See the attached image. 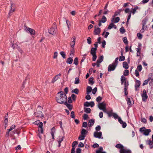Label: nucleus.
<instances>
[{
  "label": "nucleus",
  "mask_w": 153,
  "mask_h": 153,
  "mask_svg": "<svg viewBox=\"0 0 153 153\" xmlns=\"http://www.w3.org/2000/svg\"><path fill=\"white\" fill-rule=\"evenodd\" d=\"M56 98L58 103L64 104L67 101V97L66 94L63 91H61L58 93Z\"/></svg>",
  "instance_id": "f257e3e1"
},
{
  "label": "nucleus",
  "mask_w": 153,
  "mask_h": 153,
  "mask_svg": "<svg viewBox=\"0 0 153 153\" xmlns=\"http://www.w3.org/2000/svg\"><path fill=\"white\" fill-rule=\"evenodd\" d=\"M141 95L142 101L144 102H146L147 101L148 97L146 91L145 89L143 90V93L141 94Z\"/></svg>",
  "instance_id": "f03ea898"
},
{
  "label": "nucleus",
  "mask_w": 153,
  "mask_h": 153,
  "mask_svg": "<svg viewBox=\"0 0 153 153\" xmlns=\"http://www.w3.org/2000/svg\"><path fill=\"white\" fill-rule=\"evenodd\" d=\"M25 30L28 33H30L31 35H35L36 34V32L35 30L32 28L27 27L25 26Z\"/></svg>",
  "instance_id": "7ed1b4c3"
},
{
  "label": "nucleus",
  "mask_w": 153,
  "mask_h": 153,
  "mask_svg": "<svg viewBox=\"0 0 153 153\" xmlns=\"http://www.w3.org/2000/svg\"><path fill=\"white\" fill-rule=\"evenodd\" d=\"M34 115L36 117H40L42 119L44 117V114L41 111L38 110L37 109L36 112L34 113Z\"/></svg>",
  "instance_id": "20e7f679"
},
{
  "label": "nucleus",
  "mask_w": 153,
  "mask_h": 153,
  "mask_svg": "<svg viewBox=\"0 0 153 153\" xmlns=\"http://www.w3.org/2000/svg\"><path fill=\"white\" fill-rule=\"evenodd\" d=\"M57 31V28L52 27L49 29V33L52 35L54 34Z\"/></svg>",
  "instance_id": "39448f33"
},
{
  "label": "nucleus",
  "mask_w": 153,
  "mask_h": 153,
  "mask_svg": "<svg viewBox=\"0 0 153 153\" xmlns=\"http://www.w3.org/2000/svg\"><path fill=\"white\" fill-rule=\"evenodd\" d=\"M140 81L136 80V83L135 85V88L136 91H138L139 90V87L140 85Z\"/></svg>",
  "instance_id": "423d86ee"
},
{
  "label": "nucleus",
  "mask_w": 153,
  "mask_h": 153,
  "mask_svg": "<svg viewBox=\"0 0 153 153\" xmlns=\"http://www.w3.org/2000/svg\"><path fill=\"white\" fill-rule=\"evenodd\" d=\"M102 135V133L101 132H97L95 131L94 134V137L96 138H99L103 139V137H101Z\"/></svg>",
  "instance_id": "0eeeda50"
},
{
  "label": "nucleus",
  "mask_w": 153,
  "mask_h": 153,
  "mask_svg": "<svg viewBox=\"0 0 153 153\" xmlns=\"http://www.w3.org/2000/svg\"><path fill=\"white\" fill-rule=\"evenodd\" d=\"M117 66L112 63L111 64H110L109 65L108 71H113L115 70Z\"/></svg>",
  "instance_id": "6e6552de"
},
{
  "label": "nucleus",
  "mask_w": 153,
  "mask_h": 153,
  "mask_svg": "<svg viewBox=\"0 0 153 153\" xmlns=\"http://www.w3.org/2000/svg\"><path fill=\"white\" fill-rule=\"evenodd\" d=\"M151 77H149L146 80L144 81V82L143 84V85H147L149 81L150 80H151V82H153V75L152 74H151Z\"/></svg>",
  "instance_id": "1a4fd4ad"
},
{
  "label": "nucleus",
  "mask_w": 153,
  "mask_h": 153,
  "mask_svg": "<svg viewBox=\"0 0 153 153\" xmlns=\"http://www.w3.org/2000/svg\"><path fill=\"white\" fill-rule=\"evenodd\" d=\"M141 44L140 43H139L138 46V48H136V50L137 51V56H140L141 54Z\"/></svg>",
  "instance_id": "9d476101"
},
{
  "label": "nucleus",
  "mask_w": 153,
  "mask_h": 153,
  "mask_svg": "<svg viewBox=\"0 0 153 153\" xmlns=\"http://www.w3.org/2000/svg\"><path fill=\"white\" fill-rule=\"evenodd\" d=\"M43 123L41 122L38 126V131L39 133L42 134L43 133Z\"/></svg>",
  "instance_id": "9b49d317"
},
{
  "label": "nucleus",
  "mask_w": 153,
  "mask_h": 153,
  "mask_svg": "<svg viewBox=\"0 0 153 153\" xmlns=\"http://www.w3.org/2000/svg\"><path fill=\"white\" fill-rule=\"evenodd\" d=\"M61 74L59 73V74L56 75L55 77L53 78L51 81V82L54 83L58 79L60 78V76H61Z\"/></svg>",
  "instance_id": "f8f14e48"
},
{
  "label": "nucleus",
  "mask_w": 153,
  "mask_h": 153,
  "mask_svg": "<svg viewBox=\"0 0 153 153\" xmlns=\"http://www.w3.org/2000/svg\"><path fill=\"white\" fill-rule=\"evenodd\" d=\"M76 39V37L75 36H74L72 37V39H71V43L70 45L71 46L72 48H74V46L75 45V40Z\"/></svg>",
  "instance_id": "ddd939ff"
},
{
  "label": "nucleus",
  "mask_w": 153,
  "mask_h": 153,
  "mask_svg": "<svg viewBox=\"0 0 153 153\" xmlns=\"http://www.w3.org/2000/svg\"><path fill=\"white\" fill-rule=\"evenodd\" d=\"M118 120L119 122L122 125V127L123 128H125L126 127L127 124L125 122H123L121 119L120 117H118Z\"/></svg>",
  "instance_id": "4468645a"
},
{
  "label": "nucleus",
  "mask_w": 153,
  "mask_h": 153,
  "mask_svg": "<svg viewBox=\"0 0 153 153\" xmlns=\"http://www.w3.org/2000/svg\"><path fill=\"white\" fill-rule=\"evenodd\" d=\"M106 106V104L104 102L100 103L98 105V107L100 110H102Z\"/></svg>",
  "instance_id": "2eb2a0df"
},
{
  "label": "nucleus",
  "mask_w": 153,
  "mask_h": 153,
  "mask_svg": "<svg viewBox=\"0 0 153 153\" xmlns=\"http://www.w3.org/2000/svg\"><path fill=\"white\" fill-rule=\"evenodd\" d=\"M13 4L11 3V5L10 6V10L8 13L9 16L11 15V14L15 11V8L14 7H13Z\"/></svg>",
  "instance_id": "dca6fc26"
},
{
  "label": "nucleus",
  "mask_w": 153,
  "mask_h": 153,
  "mask_svg": "<svg viewBox=\"0 0 153 153\" xmlns=\"http://www.w3.org/2000/svg\"><path fill=\"white\" fill-rule=\"evenodd\" d=\"M101 32V29L99 27L95 28L94 30V35H97L99 34Z\"/></svg>",
  "instance_id": "f3484780"
},
{
  "label": "nucleus",
  "mask_w": 153,
  "mask_h": 153,
  "mask_svg": "<svg viewBox=\"0 0 153 153\" xmlns=\"http://www.w3.org/2000/svg\"><path fill=\"white\" fill-rule=\"evenodd\" d=\"M94 123V120L93 119H90L89 120L88 123V126L89 127H91L93 126Z\"/></svg>",
  "instance_id": "a211bd4d"
},
{
  "label": "nucleus",
  "mask_w": 153,
  "mask_h": 153,
  "mask_svg": "<svg viewBox=\"0 0 153 153\" xmlns=\"http://www.w3.org/2000/svg\"><path fill=\"white\" fill-rule=\"evenodd\" d=\"M120 12H119L117 11H116L114 13V15L112 16V19L111 20V21L112 22H114V18L116 16H117L118 15H120Z\"/></svg>",
  "instance_id": "6ab92c4d"
},
{
  "label": "nucleus",
  "mask_w": 153,
  "mask_h": 153,
  "mask_svg": "<svg viewBox=\"0 0 153 153\" xmlns=\"http://www.w3.org/2000/svg\"><path fill=\"white\" fill-rule=\"evenodd\" d=\"M139 9V7L137 6H135L134 8H132L131 10L132 11H130V13L131 14V13H132L133 14H135V12H136V10H137Z\"/></svg>",
  "instance_id": "aec40b11"
},
{
  "label": "nucleus",
  "mask_w": 153,
  "mask_h": 153,
  "mask_svg": "<svg viewBox=\"0 0 153 153\" xmlns=\"http://www.w3.org/2000/svg\"><path fill=\"white\" fill-rule=\"evenodd\" d=\"M64 104L66 106L68 107V108L69 109V110H71L72 109V105L69 104L68 103H67V101L66 102H65V104Z\"/></svg>",
  "instance_id": "412c9836"
},
{
  "label": "nucleus",
  "mask_w": 153,
  "mask_h": 153,
  "mask_svg": "<svg viewBox=\"0 0 153 153\" xmlns=\"http://www.w3.org/2000/svg\"><path fill=\"white\" fill-rule=\"evenodd\" d=\"M73 61V59L71 57H70L67 59L66 62L70 64H71Z\"/></svg>",
  "instance_id": "4be33fe9"
},
{
  "label": "nucleus",
  "mask_w": 153,
  "mask_h": 153,
  "mask_svg": "<svg viewBox=\"0 0 153 153\" xmlns=\"http://www.w3.org/2000/svg\"><path fill=\"white\" fill-rule=\"evenodd\" d=\"M115 147L118 149H120V150L123 149H124L123 146L120 143L117 144L115 146Z\"/></svg>",
  "instance_id": "5701e85b"
},
{
  "label": "nucleus",
  "mask_w": 153,
  "mask_h": 153,
  "mask_svg": "<svg viewBox=\"0 0 153 153\" xmlns=\"http://www.w3.org/2000/svg\"><path fill=\"white\" fill-rule=\"evenodd\" d=\"M103 60V56L102 55L100 56L99 57L98 59L97 60V63H100Z\"/></svg>",
  "instance_id": "b1692460"
},
{
  "label": "nucleus",
  "mask_w": 153,
  "mask_h": 153,
  "mask_svg": "<svg viewBox=\"0 0 153 153\" xmlns=\"http://www.w3.org/2000/svg\"><path fill=\"white\" fill-rule=\"evenodd\" d=\"M130 152V150H129L123 149L120 150V153H129Z\"/></svg>",
  "instance_id": "393cba45"
},
{
  "label": "nucleus",
  "mask_w": 153,
  "mask_h": 153,
  "mask_svg": "<svg viewBox=\"0 0 153 153\" xmlns=\"http://www.w3.org/2000/svg\"><path fill=\"white\" fill-rule=\"evenodd\" d=\"M147 142H148V144L149 145L150 149L153 148V143L151 140H148Z\"/></svg>",
  "instance_id": "a878e982"
},
{
  "label": "nucleus",
  "mask_w": 153,
  "mask_h": 153,
  "mask_svg": "<svg viewBox=\"0 0 153 153\" xmlns=\"http://www.w3.org/2000/svg\"><path fill=\"white\" fill-rule=\"evenodd\" d=\"M151 131L150 129H146L143 133V134L146 136H148L149 135V133L151 132Z\"/></svg>",
  "instance_id": "bb28decb"
},
{
  "label": "nucleus",
  "mask_w": 153,
  "mask_h": 153,
  "mask_svg": "<svg viewBox=\"0 0 153 153\" xmlns=\"http://www.w3.org/2000/svg\"><path fill=\"white\" fill-rule=\"evenodd\" d=\"M84 112L87 113L89 114L91 113V109L89 108H86L85 107L84 108Z\"/></svg>",
  "instance_id": "cd10ccee"
},
{
  "label": "nucleus",
  "mask_w": 153,
  "mask_h": 153,
  "mask_svg": "<svg viewBox=\"0 0 153 153\" xmlns=\"http://www.w3.org/2000/svg\"><path fill=\"white\" fill-rule=\"evenodd\" d=\"M148 21V19L146 17L144 18L142 22V25H146L147 22Z\"/></svg>",
  "instance_id": "c85d7f7f"
},
{
  "label": "nucleus",
  "mask_w": 153,
  "mask_h": 153,
  "mask_svg": "<svg viewBox=\"0 0 153 153\" xmlns=\"http://www.w3.org/2000/svg\"><path fill=\"white\" fill-rule=\"evenodd\" d=\"M92 90V88L90 86H88L87 88L86 92L87 94H88L90 92H91Z\"/></svg>",
  "instance_id": "c756f323"
},
{
  "label": "nucleus",
  "mask_w": 153,
  "mask_h": 153,
  "mask_svg": "<svg viewBox=\"0 0 153 153\" xmlns=\"http://www.w3.org/2000/svg\"><path fill=\"white\" fill-rule=\"evenodd\" d=\"M94 78L93 77H91L89 79V84H91V85H93L94 83V82L93 81Z\"/></svg>",
  "instance_id": "7c9ffc66"
},
{
  "label": "nucleus",
  "mask_w": 153,
  "mask_h": 153,
  "mask_svg": "<svg viewBox=\"0 0 153 153\" xmlns=\"http://www.w3.org/2000/svg\"><path fill=\"white\" fill-rule=\"evenodd\" d=\"M103 150V148L102 147H100L99 148V150H97L96 151V153H106L105 152H102Z\"/></svg>",
  "instance_id": "2f4dec72"
},
{
  "label": "nucleus",
  "mask_w": 153,
  "mask_h": 153,
  "mask_svg": "<svg viewBox=\"0 0 153 153\" xmlns=\"http://www.w3.org/2000/svg\"><path fill=\"white\" fill-rule=\"evenodd\" d=\"M97 50L95 48H92L91 50V55L96 54Z\"/></svg>",
  "instance_id": "473e14b6"
},
{
  "label": "nucleus",
  "mask_w": 153,
  "mask_h": 153,
  "mask_svg": "<svg viewBox=\"0 0 153 153\" xmlns=\"http://www.w3.org/2000/svg\"><path fill=\"white\" fill-rule=\"evenodd\" d=\"M123 67L126 69H127L128 68V65L126 62H124L123 63Z\"/></svg>",
  "instance_id": "72a5a7b5"
},
{
  "label": "nucleus",
  "mask_w": 153,
  "mask_h": 153,
  "mask_svg": "<svg viewBox=\"0 0 153 153\" xmlns=\"http://www.w3.org/2000/svg\"><path fill=\"white\" fill-rule=\"evenodd\" d=\"M121 84H123L124 82L126 81L125 77L123 76H122L121 78Z\"/></svg>",
  "instance_id": "f704fd0d"
},
{
  "label": "nucleus",
  "mask_w": 153,
  "mask_h": 153,
  "mask_svg": "<svg viewBox=\"0 0 153 153\" xmlns=\"http://www.w3.org/2000/svg\"><path fill=\"white\" fill-rule=\"evenodd\" d=\"M81 134L82 135H85L87 134V131L85 129L82 128L81 131Z\"/></svg>",
  "instance_id": "c9c22d12"
},
{
  "label": "nucleus",
  "mask_w": 153,
  "mask_h": 153,
  "mask_svg": "<svg viewBox=\"0 0 153 153\" xmlns=\"http://www.w3.org/2000/svg\"><path fill=\"white\" fill-rule=\"evenodd\" d=\"M103 23H104L105 22L107 21V19L106 17L104 16H102V19L101 20H100Z\"/></svg>",
  "instance_id": "e433bc0d"
},
{
  "label": "nucleus",
  "mask_w": 153,
  "mask_h": 153,
  "mask_svg": "<svg viewBox=\"0 0 153 153\" xmlns=\"http://www.w3.org/2000/svg\"><path fill=\"white\" fill-rule=\"evenodd\" d=\"M79 79V77H76L75 79L74 84H78L80 83Z\"/></svg>",
  "instance_id": "4c0bfd02"
},
{
  "label": "nucleus",
  "mask_w": 153,
  "mask_h": 153,
  "mask_svg": "<svg viewBox=\"0 0 153 153\" xmlns=\"http://www.w3.org/2000/svg\"><path fill=\"white\" fill-rule=\"evenodd\" d=\"M72 93H74L76 94H78L79 92V90L78 88H75L73 90L71 91Z\"/></svg>",
  "instance_id": "58836bf2"
},
{
  "label": "nucleus",
  "mask_w": 153,
  "mask_h": 153,
  "mask_svg": "<svg viewBox=\"0 0 153 153\" xmlns=\"http://www.w3.org/2000/svg\"><path fill=\"white\" fill-rule=\"evenodd\" d=\"M120 33L122 34L126 32L125 29L123 27H122L121 28H120Z\"/></svg>",
  "instance_id": "ea45409f"
},
{
  "label": "nucleus",
  "mask_w": 153,
  "mask_h": 153,
  "mask_svg": "<svg viewBox=\"0 0 153 153\" xmlns=\"http://www.w3.org/2000/svg\"><path fill=\"white\" fill-rule=\"evenodd\" d=\"M123 40L125 44L128 45V41L126 37H124L123 39Z\"/></svg>",
  "instance_id": "a19ab883"
},
{
  "label": "nucleus",
  "mask_w": 153,
  "mask_h": 153,
  "mask_svg": "<svg viewBox=\"0 0 153 153\" xmlns=\"http://www.w3.org/2000/svg\"><path fill=\"white\" fill-rule=\"evenodd\" d=\"M74 63L76 65H78V59L77 57H76L75 58L74 61Z\"/></svg>",
  "instance_id": "79ce46f5"
},
{
  "label": "nucleus",
  "mask_w": 153,
  "mask_h": 153,
  "mask_svg": "<svg viewBox=\"0 0 153 153\" xmlns=\"http://www.w3.org/2000/svg\"><path fill=\"white\" fill-rule=\"evenodd\" d=\"M85 135H82L79 136L78 139L79 140H82L84 139L85 137Z\"/></svg>",
  "instance_id": "37998d69"
},
{
  "label": "nucleus",
  "mask_w": 153,
  "mask_h": 153,
  "mask_svg": "<svg viewBox=\"0 0 153 153\" xmlns=\"http://www.w3.org/2000/svg\"><path fill=\"white\" fill-rule=\"evenodd\" d=\"M74 48H72L70 50V56L71 57H73L74 55Z\"/></svg>",
  "instance_id": "c03bdc74"
},
{
  "label": "nucleus",
  "mask_w": 153,
  "mask_h": 153,
  "mask_svg": "<svg viewBox=\"0 0 153 153\" xmlns=\"http://www.w3.org/2000/svg\"><path fill=\"white\" fill-rule=\"evenodd\" d=\"M137 36L138 38L140 39H141L143 37V35L140 33H137Z\"/></svg>",
  "instance_id": "a18cd8bd"
},
{
  "label": "nucleus",
  "mask_w": 153,
  "mask_h": 153,
  "mask_svg": "<svg viewBox=\"0 0 153 153\" xmlns=\"http://www.w3.org/2000/svg\"><path fill=\"white\" fill-rule=\"evenodd\" d=\"M129 72L128 70H125L123 72V75L125 76H127L129 74Z\"/></svg>",
  "instance_id": "49530a36"
},
{
  "label": "nucleus",
  "mask_w": 153,
  "mask_h": 153,
  "mask_svg": "<svg viewBox=\"0 0 153 153\" xmlns=\"http://www.w3.org/2000/svg\"><path fill=\"white\" fill-rule=\"evenodd\" d=\"M127 99L126 100L127 101V104L128 105H129V106H131L132 104H131V102L130 100V99L129 98L127 97Z\"/></svg>",
  "instance_id": "de8ad7c7"
},
{
  "label": "nucleus",
  "mask_w": 153,
  "mask_h": 153,
  "mask_svg": "<svg viewBox=\"0 0 153 153\" xmlns=\"http://www.w3.org/2000/svg\"><path fill=\"white\" fill-rule=\"evenodd\" d=\"M60 54L62 56V57L64 58L65 59L66 57V55L64 51H61L60 52Z\"/></svg>",
  "instance_id": "09e8293b"
},
{
  "label": "nucleus",
  "mask_w": 153,
  "mask_h": 153,
  "mask_svg": "<svg viewBox=\"0 0 153 153\" xmlns=\"http://www.w3.org/2000/svg\"><path fill=\"white\" fill-rule=\"evenodd\" d=\"M71 97L72 98L73 101H75L76 100V96L74 94H72L71 95Z\"/></svg>",
  "instance_id": "8fccbe9b"
},
{
  "label": "nucleus",
  "mask_w": 153,
  "mask_h": 153,
  "mask_svg": "<svg viewBox=\"0 0 153 153\" xmlns=\"http://www.w3.org/2000/svg\"><path fill=\"white\" fill-rule=\"evenodd\" d=\"M92 55L93 56L92 60L93 61H95L96 60L97 58V56L96 55V54Z\"/></svg>",
  "instance_id": "3c124183"
},
{
  "label": "nucleus",
  "mask_w": 153,
  "mask_h": 153,
  "mask_svg": "<svg viewBox=\"0 0 153 153\" xmlns=\"http://www.w3.org/2000/svg\"><path fill=\"white\" fill-rule=\"evenodd\" d=\"M131 13H129V14H128V16L127 19V22H126L127 25H128V21L131 18Z\"/></svg>",
  "instance_id": "603ef678"
},
{
  "label": "nucleus",
  "mask_w": 153,
  "mask_h": 153,
  "mask_svg": "<svg viewBox=\"0 0 153 153\" xmlns=\"http://www.w3.org/2000/svg\"><path fill=\"white\" fill-rule=\"evenodd\" d=\"M113 25H114V24L112 22L110 24V25L108 26V29H111L114 26Z\"/></svg>",
  "instance_id": "864d4df0"
},
{
  "label": "nucleus",
  "mask_w": 153,
  "mask_h": 153,
  "mask_svg": "<svg viewBox=\"0 0 153 153\" xmlns=\"http://www.w3.org/2000/svg\"><path fill=\"white\" fill-rule=\"evenodd\" d=\"M118 58L117 57L116 58L115 60V61L114 62H113L112 63H113L114 64L116 65V66H117L118 62Z\"/></svg>",
  "instance_id": "5fc2aeb1"
},
{
  "label": "nucleus",
  "mask_w": 153,
  "mask_h": 153,
  "mask_svg": "<svg viewBox=\"0 0 153 153\" xmlns=\"http://www.w3.org/2000/svg\"><path fill=\"white\" fill-rule=\"evenodd\" d=\"M87 42L89 44H90L91 43V39L90 37H88L87 38Z\"/></svg>",
  "instance_id": "6e6d98bb"
},
{
  "label": "nucleus",
  "mask_w": 153,
  "mask_h": 153,
  "mask_svg": "<svg viewBox=\"0 0 153 153\" xmlns=\"http://www.w3.org/2000/svg\"><path fill=\"white\" fill-rule=\"evenodd\" d=\"M15 126L14 125H13L10 128V129H8V131H10L12 130H13L14 128H15Z\"/></svg>",
  "instance_id": "4d7b16f0"
},
{
  "label": "nucleus",
  "mask_w": 153,
  "mask_h": 153,
  "mask_svg": "<svg viewBox=\"0 0 153 153\" xmlns=\"http://www.w3.org/2000/svg\"><path fill=\"white\" fill-rule=\"evenodd\" d=\"M88 118V115L87 114H84L83 115V118L85 120H87Z\"/></svg>",
  "instance_id": "13d9d810"
},
{
  "label": "nucleus",
  "mask_w": 153,
  "mask_h": 153,
  "mask_svg": "<svg viewBox=\"0 0 153 153\" xmlns=\"http://www.w3.org/2000/svg\"><path fill=\"white\" fill-rule=\"evenodd\" d=\"M125 57L124 56H120L119 57V60L120 61H122L125 60Z\"/></svg>",
  "instance_id": "bf43d9fd"
},
{
  "label": "nucleus",
  "mask_w": 153,
  "mask_h": 153,
  "mask_svg": "<svg viewBox=\"0 0 153 153\" xmlns=\"http://www.w3.org/2000/svg\"><path fill=\"white\" fill-rule=\"evenodd\" d=\"M71 118L74 119L75 118V115H74V111H72L71 112Z\"/></svg>",
  "instance_id": "052dcab7"
},
{
  "label": "nucleus",
  "mask_w": 153,
  "mask_h": 153,
  "mask_svg": "<svg viewBox=\"0 0 153 153\" xmlns=\"http://www.w3.org/2000/svg\"><path fill=\"white\" fill-rule=\"evenodd\" d=\"M102 97L99 96V97H98L96 99V101L97 102H100V101H101L102 100Z\"/></svg>",
  "instance_id": "680f3d73"
},
{
  "label": "nucleus",
  "mask_w": 153,
  "mask_h": 153,
  "mask_svg": "<svg viewBox=\"0 0 153 153\" xmlns=\"http://www.w3.org/2000/svg\"><path fill=\"white\" fill-rule=\"evenodd\" d=\"M84 105L85 107H89L90 106V102L88 101L85 102L84 104Z\"/></svg>",
  "instance_id": "e2e57ef3"
},
{
  "label": "nucleus",
  "mask_w": 153,
  "mask_h": 153,
  "mask_svg": "<svg viewBox=\"0 0 153 153\" xmlns=\"http://www.w3.org/2000/svg\"><path fill=\"white\" fill-rule=\"evenodd\" d=\"M55 128L54 127H53L51 129V135H54V133L55 132Z\"/></svg>",
  "instance_id": "0e129e2a"
},
{
  "label": "nucleus",
  "mask_w": 153,
  "mask_h": 153,
  "mask_svg": "<svg viewBox=\"0 0 153 153\" xmlns=\"http://www.w3.org/2000/svg\"><path fill=\"white\" fill-rule=\"evenodd\" d=\"M120 18L119 17H116L115 19L114 22V23H116L120 21Z\"/></svg>",
  "instance_id": "69168bd1"
},
{
  "label": "nucleus",
  "mask_w": 153,
  "mask_h": 153,
  "mask_svg": "<svg viewBox=\"0 0 153 153\" xmlns=\"http://www.w3.org/2000/svg\"><path fill=\"white\" fill-rule=\"evenodd\" d=\"M87 122H83L82 123V127L86 128L87 126Z\"/></svg>",
  "instance_id": "338daca9"
},
{
  "label": "nucleus",
  "mask_w": 153,
  "mask_h": 153,
  "mask_svg": "<svg viewBox=\"0 0 153 153\" xmlns=\"http://www.w3.org/2000/svg\"><path fill=\"white\" fill-rule=\"evenodd\" d=\"M137 69L138 71H141L142 69V66L141 65H138L137 66Z\"/></svg>",
  "instance_id": "774afa93"
}]
</instances>
